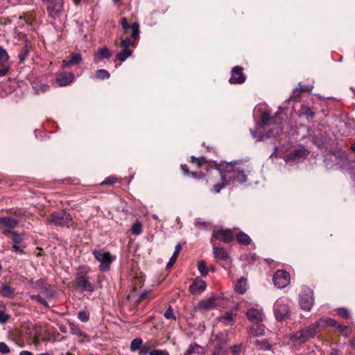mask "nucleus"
<instances>
[{
    "instance_id": "774afa93",
    "label": "nucleus",
    "mask_w": 355,
    "mask_h": 355,
    "mask_svg": "<svg viewBox=\"0 0 355 355\" xmlns=\"http://www.w3.org/2000/svg\"><path fill=\"white\" fill-rule=\"evenodd\" d=\"M148 293H146V292L142 293L139 296V302H141V301L148 299Z\"/></svg>"
},
{
    "instance_id": "338daca9",
    "label": "nucleus",
    "mask_w": 355,
    "mask_h": 355,
    "mask_svg": "<svg viewBox=\"0 0 355 355\" xmlns=\"http://www.w3.org/2000/svg\"><path fill=\"white\" fill-rule=\"evenodd\" d=\"M336 329H338L340 333H345V332L347 333L349 330L348 327L343 326V325H341V324H338V325Z\"/></svg>"
},
{
    "instance_id": "5701e85b",
    "label": "nucleus",
    "mask_w": 355,
    "mask_h": 355,
    "mask_svg": "<svg viewBox=\"0 0 355 355\" xmlns=\"http://www.w3.org/2000/svg\"><path fill=\"white\" fill-rule=\"evenodd\" d=\"M216 296L211 297L208 299L201 300L196 306L198 311H205L216 307V301L217 300Z\"/></svg>"
},
{
    "instance_id": "8fccbe9b",
    "label": "nucleus",
    "mask_w": 355,
    "mask_h": 355,
    "mask_svg": "<svg viewBox=\"0 0 355 355\" xmlns=\"http://www.w3.org/2000/svg\"><path fill=\"white\" fill-rule=\"evenodd\" d=\"M98 54L101 56V58H110L112 54L110 50L107 47L101 48L98 50Z\"/></svg>"
},
{
    "instance_id": "f3484780",
    "label": "nucleus",
    "mask_w": 355,
    "mask_h": 355,
    "mask_svg": "<svg viewBox=\"0 0 355 355\" xmlns=\"http://www.w3.org/2000/svg\"><path fill=\"white\" fill-rule=\"evenodd\" d=\"M243 71V68L241 66H236L233 67L229 82L231 84H243L245 83L246 78Z\"/></svg>"
},
{
    "instance_id": "0e129e2a",
    "label": "nucleus",
    "mask_w": 355,
    "mask_h": 355,
    "mask_svg": "<svg viewBox=\"0 0 355 355\" xmlns=\"http://www.w3.org/2000/svg\"><path fill=\"white\" fill-rule=\"evenodd\" d=\"M1 67L2 68L0 69V77L7 75L10 70V67L7 66L6 64L4 65V67Z\"/></svg>"
},
{
    "instance_id": "2eb2a0df",
    "label": "nucleus",
    "mask_w": 355,
    "mask_h": 355,
    "mask_svg": "<svg viewBox=\"0 0 355 355\" xmlns=\"http://www.w3.org/2000/svg\"><path fill=\"white\" fill-rule=\"evenodd\" d=\"M120 24L125 34H127L129 30H131L130 37L132 40H135L139 38V24L137 22H134L130 25L127 19L125 17H123L120 19Z\"/></svg>"
},
{
    "instance_id": "6e6d98bb",
    "label": "nucleus",
    "mask_w": 355,
    "mask_h": 355,
    "mask_svg": "<svg viewBox=\"0 0 355 355\" xmlns=\"http://www.w3.org/2000/svg\"><path fill=\"white\" fill-rule=\"evenodd\" d=\"M151 352V350H150V346L149 345H142L141 348L139 349V355H147V354H150V352Z\"/></svg>"
},
{
    "instance_id": "9b49d317",
    "label": "nucleus",
    "mask_w": 355,
    "mask_h": 355,
    "mask_svg": "<svg viewBox=\"0 0 355 355\" xmlns=\"http://www.w3.org/2000/svg\"><path fill=\"white\" fill-rule=\"evenodd\" d=\"M282 121L281 114L279 112L271 116L269 112H264L261 116V121L263 125H276L278 126L275 128L276 132L272 133V135L278 134L279 131H282V128L280 127Z\"/></svg>"
},
{
    "instance_id": "49530a36",
    "label": "nucleus",
    "mask_w": 355,
    "mask_h": 355,
    "mask_svg": "<svg viewBox=\"0 0 355 355\" xmlns=\"http://www.w3.org/2000/svg\"><path fill=\"white\" fill-rule=\"evenodd\" d=\"M119 182V179H118L115 176H113V175H111V176H109L107 178H106L105 179V180H103L101 184L100 185L103 186V185H113L114 183L116 182Z\"/></svg>"
},
{
    "instance_id": "dca6fc26",
    "label": "nucleus",
    "mask_w": 355,
    "mask_h": 355,
    "mask_svg": "<svg viewBox=\"0 0 355 355\" xmlns=\"http://www.w3.org/2000/svg\"><path fill=\"white\" fill-rule=\"evenodd\" d=\"M75 78L71 72L60 71L55 73V83L60 87L69 85Z\"/></svg>"
},
{
    "instance_id": "9d476101",
    "label": "nucleus",
    "mask_w": 355,
    "mask_h": 355,
    "mask_svg": "<svg viewBox=\"0 0 355 355\" xmlns=\"http://www.w3.org/2000/svg\"><path fill=\"white\" fill-rule=\"evenodd\" d=\"M234 235L230 229H218L214 230L211 239V243H215V240H218L225 243H230L234 240Z\"/></svg>"
},
{
    "instance_id": "f704fd0d",
    "label": "nucleus",
    "mask_w": 355,
    "mask_h": 355,
    "mask_svg": "<svg viewBox=\"0 0 355 355\" xmlns=\"http://www.w3.org/2000/svg\"><path fill=\"white\" fill-rule=\"evenodd\" d=\"M132 53V51L130 49H123V50L116 54L115 60L124 62L129 56L131 55Z\"/></svg>"
},
{
    "instance_id": "20e7f679",
    "label": "nucleus",
    "mask_w": 355,
    "mask_h": 355,
    "mask_svg": "<svg viewBox=\"0 0 355 355\" xmlns=\"http://www.w3.org/2000/svg\"><path fill=\"white\" fill-rule=\"evenodd\" d=\"M48 223L59 227H66L67 228L70 227L73 228L76 227V225L74 224L71 215L65 210H59L53 212L50 216V218L48 220Z\"/></svg>"
},
{
    "instance_id": "3c124183",
    "label": "nucleus",
    "mask_w": 355,
    "mask_h": 355,
    "mask_svg": "<svg viewBox=\"0 0 355 355\" xmlns=\"http://www.w3.org/2000/svg\"><path fill=\"white\" fill-rule=\"evenodd\" d=\"M78 318L84 322H86L89 319V313L87 311H80L78 313Z\"/></svg>"
},
{
    "instance_id": "393cba45",
    "label": "nucleus",
    "mask_w": 355,
    "mask_h": 355,
    "mask_svg": "<svg viewBox=\"0 0 355 355\" xmlns=\"http://www.w3.org/2000/svg\"><path fill=\"white\" fill-rule=\"evenodd\" d=\"M82 61V56L80 53H73L70 55L68 60H62V68H68L71 65H76L80 63Z\"/></svg>"
},
{
    "instance_id": "f8f14e48",
    "label": "nucleus",
    "mask_w": 355,
    "mask_h": 355,
    "mask_svg": "<svg viewBox=\"0 0 355 355\" xmlns=\"http://www.w3.org/2000/svg\"><path fill=\"white\" fill-rule=\"evenodd\" d=\"M192 180L190 182L191 187L196 190L205 189L208 185V180L206 174L201 171L191 173Z\"/></svg>"
},
{
    "instance_id": "ddd939ff",
    "label": "nucleus",
    "mask_w": 355,
    "mask_h": 355,
    "mask_svg": "<svg viewBox=\"0 0 355 355\" xmlns=\"http://www.w3.org/2000/svg\"><path fill=\"white\" fill-rule=\"evenodd\" d=\"M313 293L309 288H305L300 295V304L302 309L310 311L313 304Z\"/></svg>"
},
{
    "instance_id": "4c0bfd02",
    "label": "nucleus",
    "mask_w": 355,
    "mask_h": 355,
    "mask_svg": "<svg viewBox=\"0 0 355 355\" xmlns=\"http://www.w3.org/2000/svg\"><path fill=\"white\" fill-rule=\"evenodd\" d=\"M13 243V245H19L24 240V236L23 234H18L17 232L14 231L9 236Z\"/></svg>"
},
{
    "instance_id": "a211bd4d",
    "label": "nucleus",
    "mask_w": 355,
    "mask_h": 355,
    "mask_svg": "<svg viewBox=\"0 0 355 355\" xmlns=\"http://www.w3.org/2000/svg\"><path fill=\"white\" fill-rule=\"evenodd\" d=\"M248 319L253 324L260 323L263 321L264 314L260 309L250 308L246 312Z\"/></svg>"
},
{
    "instance_id": "4468645a",
    "label": "nucleus",
    "mask_w": 355,
    "mask_h": 355,
    "mask_svg": "<svg viewBox=\"0 0 355 355\" xmlns=\"http://www.w3.org/2000/svg\"><path fill=\"white\" fill-rule=\"evenodd\" d=\"M273 283L278 288H285L290 283V274L284 270H278L273 275Z\"/></svg>"
},
{
    "instance_id": "bb28decb",
    "label": "nucleus",
    "mask_w": 355,
    "mask_h": 355,
    "mask_svg": "<svg viewBox=\"0 0 355 355\" xmlns=\"http://www.w3.org/2000/svg\"><path fill=\"white\" fill-rule=\"evenodd\" d=\"M318 324H319V327L322 330H323L327 327H336L337 328L338 323L332 318H320L317 321Z\"/></svg>"
},
{
    "instance_id": "864d4df0",
    "label": "nucleus",
    "mask_w": 355,
    "mask_h": 355,
    "mask_svg": "<svg viewBox=\"0 0 355 355\" xmlns=\"http://www.w3.org/2000/svg\"><path fill=\"white\" fill-rule=\"evenodd\" d=\"M164 316L166 319H172V320H176V317L173 314V309L171 307V306H169L168 308L166 310V311L164 312Z\"/></svg>"
},
{
    "instance_id": "7c9ffc66",
    "label": "nucleus",
    "mask_w": 355,
    "mask_h": 355,
    "mask_svg": "<svg viewBox=\"0 0 355 355\" xmlns=\"http://www.w3.org/2000/svg\"><path fill=\"white\" fill-rule=\"evenodd\" d=\"M238 243L241 245H248L252 242L250 237L245 233L241 232L236 235Z\"/></svg>"
},
{
    "instance_id": "c756f323",
    "label": "nucleus",
    "mask_w": 355,
    "mask_h": 355,
    "mask_svg": "<svg viewBox=\"0 0 355 355\" xmlns=\"http://www.w3.org/2000/svg\"><path fill=\"white\" fill-rule=\"evenodd\" d=\"M234 314L232 312H225L220 317V322L226 325H233L234 323Z\"/></svg>"
},
{
    "instance_id": "79ce46f5",
    "label": "nucleus",
    "mask_w": 355,
    "mask_h": 355,
    "mask_svg": "<svg viewBox=\"0 0 355 355\" xmlns=\"http://www.w3.org/2000/svg\"><path fill=\"white\" fill-rule=\"evenodd\" d=\"M70 331L72 334H75L79 336L86 337V334L83 332L78 325H76L72 322L69 323Z\"/></svg>"
},
{
    "instance_id": "0eeeda50",
    "label": "nucleus",
    "mask_w": 355,
    "mask_h": 355,
    "mask_svg": "<svg viewBox=\"0 0 355 355\" xmlns=\"http://www.w3.org/2000/svg\"><path fill=\"white\" fill-rule=\"evenodd\" d=\"M274 315L279 322L284 321L290 317L289 301L286 297H280L276 300L273 306Z\"/></svg>"
},
{
    "instance_id": "b1692460",
    "label": "nucleus",
    "mask_w": 355,
    "mask_h": 355,
    "mask_svg": "<svg viewBox=\"0 0 355 355\" xmlns=\"http://www.w3.org/2000/svg\"><path fill=\"white\" fill-rule=\"evenodd\" d=\"M265 325L260 323L254 324L248 327V333L252 336H261L265 334Z\"/></svg>"
},
{
    "instance_id": "58836bf2",
    "label": "nucleus",
    "mask_w": 355,
    "mask_h": 355,
    "mask_svg": "<svg viewBox=\"0 0 355 355\" xmlns=\"http://www.w3.org/2000/svg\"><path fill=\"white\" fill-rule=\"evenodd\" d=\"M9 60V55L5 49L0 46V67H4Z\"/></svg>"
},
{
    "instance_id": "2f4dec72",
    "label": "nucleus",
    "mask_w": 355,
    "mask_h": 355,
    "mask_svg": "<svg viewBox=\"0 0 355 355\" xmlns=\"http://www.w3.org/2000/svg\"><path fill=\"white\" fill-rule=\"evenodd\" d=\"M301 115L305 116L308 120L313 119L315 113L313 109L307 105H302L301 107Z\"/></svg>"
},
{
    "instance_id": "39448f33",
    "label": "nucleus",
    "mask_w": 355,
    "mask_h": 355,
    "mask_svg": "<svg viewBox=\"0 0 355 355\" xmlns=\"http://www.w3.org/2000/svg\"><path fill=\"white\" fill-rule=\"evenodd\" d=\"M213 165L216 167L224 165H230L232 166V168H234L232 171V176L234 178L230 180V184L236 182L242 184L248 180V175L245 173L246 167L245 165L242 163L234 162L230 163L217 164L216 162H213Z\"/></svg>"
},
{
    "instance_id": "aec40b11",
    "label": "nucleus",
    "mask_w": 355,
    "mask_h": 355,
    "mask_svg": "<svg viewBox=\"0 0 355 355\" xmlns=\"http://www.w3.org/2000/svg\"><path fill=\"white\" fill-rule=\"evenodd\" d=\"M309 154V150L304 147L301 146L300 148L295 149L291 152L288 155V159L294 162H299L301 159H305Z\"/></svg>"
},
{
    "instance_id": "1a4fd4ad",
    "label": "nucleus",
    "mask_w": 355,
    "mask_h": 355,
    "mask_svg": "<svg viewBox=\"0 0 355 355\" xmlns=\"http://www.w3.org/2000/svg\"><path fill=\"white\" fill-rule=\"evenodd\" d=\"M18 225V220L14 217H0V230L6 236H9Z\"/></svg>"
},
{
    "instance_id": "473e14b6",
    "label": "nucleus",
    "mask_w": 355,
    "mask_h": 355,
    "mask_svg": "<svg viewBox=\"0 0 355 355\" xmlns=\"http://www.w3.org/2000/svg\"><path fill=\"white\" fill-rule=\"evenodd\" d=\"M312 87L305 85L300 83L298 86L293 90V94L294 96H298L304 92H311Z\"/></svg>"
},
{
    "instance_id": "e2e57ef3",
    "label": "nucleus",
    "mask_w": 355,
    "mask_h": 355,
    "mask_svg": "<svg viewBox=\"0 0 355 355\" xmlns=\"http://www.w3.org/2000/svg\"><path fill=\"white\" fill-rule=\"evenodd\" d=\"M180 168H181L182 171L184 173V175L191 176V173H193L189 170V168L186 164H184V165L181 164Z\"/></svg>"
},
{
    "instance_id": "de8ad7c7",
    "label": "nucleus",
    "mask_w": 355,
    "mask_h": 355,
    "mask_svg": "<svg viewBox=\"0 0 355 355\" xmlns=\"http://www.w3.org/2000/svg\"><path fill=\"white\" fill-rule=\"evenodd\" d=\"M132 38L126 37L125 38H121V46L123 49H129L130 46L134 45V42L131 40Z\"/></svg>"
},
{
    "instance_id": "69168bd1",
    "label": "nucleus",
    "mask_w": 355,
    "mask_h": 355,
    "mask_svg": "<svg viewBox=\"0 0 355 355\" xmlns=\"http://www.w3.org/2000/svg\"><path fill=\"white\" fill-rule=\"evenodd\" d=\"M311 141L315 145L318 146H320L322 144V141L316 135L311 136Z\"/></svg>"
},
{
    "instance_id": "a19ab883",
    "label": "nucleus",
    "mask_w": 355,
    "mask_h": 355,
    "mask_svg": "<svg viewBox=\"0 0 355 355\" xmlns=\"http://www.w3.org/2000/svg\"><path fill=\"white\" fill-rule=\"evenodd\" d=\"M35 94H40L47 92L49 89V85L47 84H40L33 85Z\"/></svg>"
},
{
    "instance_id": "e433bc0d",
    "label": "nucleus",
    "mask_w": 355,
    "mask_h": 355,
    "mask_svg": "<svg viewBox=\"0 0 355 355\" xmlns=\"http://www.w3.org/2000/svg\"><path fill=\"white\" fill-rule=\"evenodd\" d=\"M201 349V347L197 343H192L189 345L188 349L184 352V355H194L199 354V350Z\"/></svg>"
},
{
    "instance_id": "a18cd8bd",
    "label": "nucleus",
    "mask_w": 355,
    "mask_h": 355,
    "mask_svg": "<svg viewBox=\"0 0 355 355\" xmlns=\"http://www.w3.org/2000/svg\"><path fill=\"white\" fill-rule=\"evenodd\" d=\"M110 76V73L105 69H98L96 71V78L101 80L108 79Z\"/></svg>"
},
{
    "instance_id": "f03ea898",
    "label": "nucleus",
    "mask_w": 355,
    "mask_h": 355,
    "mask_svg": "<svg viewBox=\"0 0 355 355\" xmlns=\"http://www.w3.org/2000/svg\"><path fill=\"white\" fill-rule=\"evenodd\" d=\"M91 269L89 266H82L75 275L74 288L79 293L87 292L92 294L95 291V285L90 281L89 274Z\"/></svg>"
},
{
    "instance_id": "5fc2aeb1",
    "label": "nucleus",
    "mask_w": 355,
    "mask_h": 355,
    "mask_svg": "<svg viewBox=\"0 0 355 355\" xmlns=\"http://www.w3.org/2000/svg\"><path fill=\"white\" fill-rule=\"evenodd\" d=\"M31 299L37 302L38 303L45 306L46 307L49 306L46 301L43 297H42L40 295H33L31 296Z\"/></svg>"
},
{
    "instance_id": "c03bdc74",
    "label": "nucleus",
    "mask_w": 355,
    "mask_h": 355,
    "mask_svg": "<svg viewBox=\"0 0 355 355\" xmlns=\"http://www.w3.org/2000/svg\"><path fill=\"white\" fill-rule=\"evenodd\" d=\"M142 343H143V341L141 338H136L133 339L130 344V350L132 352H135L138 349L139 350V349L141 348V347L142 345Z\"/></svg>"
},
{
    "instance_id": "412c9836",
    "label": "nucleus",
    "mask_w": 355,
    "mask_h": 355,
    "mask_svg": "<svg viewBox=\"0 0 355 355\" xmlns=\"http://www.w3.org/2000/svg\"><path fill=\"white\" fill-rule=\"evenodd\" d=\"M206 282L200 278L197 277L192 282L189 287V291L193 295H199L206 289Z\"/></svg>"
},
{
    "instance_id": "423d86ee",
    "label": "nucleus",
    "mask_w": 355,
    "mask_h": 355,
    "mask_svg": "<svg viewBox=\"0 0 355 355\" xmlns=\"http://www.w3.org/2000/svg\"><path fill=\"white\" fill-rule=\"evenodd\" d=\"M95 259L100 263L98 270L102 272H108L110 270L111 264L116 259V257L108 251L103 249H94L92 251Z\"/></svg>"
},
{
    "instance_id": "7ed1b4c3",
    "label": "nucleus",
    "mask_w": 355,
    "mask_h": 355,
    "mask_svg": "<svg viewBox=\"0 0 355 355\" xmlns=\"http://www.w3.org/2000/svg\"><path fill=\"white\" fill-rule=\"evenodd\" d=\"M318 324L316 321L309 326L302 328L300 330L294 333L291 336V339L293 341L304 343L309 339L314 338L318 332L321 331Z\"/></svg>"
},
{
    "instance_id": "09e8293b",
    "label": "nucleus",
    "mask_w": 355,
    "mask_h": 355,
    "mask_svg": "<svg viewBox=\"0 0 355 355\" xmlns=\"http://www.w3.org/2000/svg\"><path fill=\"white\" fill-rule=\"evenodd\" d=\"M132 232L135 235H139L142 232V225L141 223L136 221L132 226Z\"/></svg>"
},
{
    "instance_id": "72a5a7b5",
    "label": "nucleus",
    "mask_w": 355,
    "mask_h": 355,
    "mask_svg": "<svg viewBox=\"0 0 355 355\" xmlns=\"http://www.w3.org/2000/svg\"><path fill=\"white\" fill-rule=\"evenodd\" d=\"M181 250H182L181 244L180 243L177 244L175 246V251L166 265L167 268H169L174 265V263H175V261L178 259V257L179 256V254H180Z\"/></svg>"
},
{
    "instance_id": "6e6552de",
    "label": "nucleus",
    "mask_w": 355,
    "mask_h": 355,
    "mask_svg": "<svg viewBox=\"0 0 355 355\" xmlns=\"http://www.w3.org/2000/svg\"><path fill=\"white\" fill-rule=\"evenodd\" d=\"M227 345V338L223 334H217L209 342L212 355H220Z\"/></svg>"
},
{
    "instance_id": "c85d7f7f",
    "label": "nucleus",
    "mask_w": 355,
    "mask_h": 355,
    "mask_svg": "<svg viewBox=\"0 0 355 355\" xmlns=\"http://www.w3.org/2000/svg\"><path fill=\"white\" fill-rule=\"evenodd\" d=\"M253 344L260 350L268 351L272 348L268 339L255 340Z\"/></svg>"
},
{
    "instance_id": "a878e982",
    "label": "nucleus",
    "mask_w": 355,
    "mask_h": 355,
    "mask_svg": "<svg viewBox=\"0 0 355 355\" xmlns=\"http://www.w3.org/2000/svg\"><path fill=\"white\" fill-rule=\"evenodd\" d=\"M213 245V253L216 259L219 260H226L229 257L227 252L223 247L217 246L216 243H211Z\"/></svg>"
},
{
    "instance_id": "680f3d73",
    "label": "nucleus",
    "mask_w": 355,
    "mask_h": 355,
    "mask_svg": "<svg viewBox=\"0 0 355 355\" xmlns=\"http://www.w3.org/2000/svg\"><path fill=\"white\" fill-rule=\"evenodd\" d=\"M150 355H169V354L161 349H153L150 352Z\"/></svg>"
},
{
    "instance_id": "13d9d810",
    "label": "nucleus",
    "mask_w": 355,
    "mask_h": 355,
    "mask_svg": "<svg viewBox=\"0 0 355 355\" xmlns=\"http://www.w3.org/2000/svg\"><path fill=\"white\" fill-rule=\"evenodd\" d=\"M10 318V315L3 311H0V323L5 324Z\"/></svg>"
},
{
    "instance_id": "37998d69",
    "label": "nucleus",
    "mask_w": 355,
    "mask_h": 355,
    "mask_svg": "<svg viewBox=\"0 0 355 355\" xmlns=\"http://www.w3.org/2000/svg\"><path fill=\"white\" fill-rule=\"evenodd\" d=\"M29 53V49L27 44L24 45L20 52L19 53L18 58L19 59V63H23L27 58Z\"/></svg>"
},
{
    "instance_id": "ea45409f",
    "label": "nucleus",
    "mask_w": 355,
    "mask_h": 355,
    "mask_svg": "<svg viewBox=\"0 0 355 355\" xmlns=\"http://www.w3.org/2000/svg\"><path fill=\"white\" fill-rule=\"evenodd\" d=\"M198 269L202 277H206L208 274L209 270L207 267L205 261L200 260L198 262Z\"/></svg>"
},
{
    "instance_id": "603ef678",
    "label": "nucleus",
    "mask_w": 355,
    "mask_h": 355,
    "mask_svg": "<svg viewBox=\"0 0 355 355\" xmlns=\"http://www.w3.org/2000/svg\"><path fill=\"white\" fill-rule=\"evenodd\" d=\"M337 313L341 318L348 319L350 318V313L349 311L345 308H340L337 310Z\"/></svg>"
},
{
    "instance_id": "6ab92c4d",
    "label": "nucleus",
    "mask_w": 355,
    "mask_h": 355,
    "mask_svg": "<svg viewBox=\"0 0 355 355\" xmlns=\"http://www.w3.org/2000/svg\"><path fill=\"white\" fill-rule=\"evenodd\" d=\"M59 336L60 334L56 331L55 329L53 328L52 329H49L45 331L43 336H41V334H37L34 337V342L36 345H37L40 343V341H49L52 339H55Z\"/></svg>"
},
{
    "instance_id": "052dcab7",
    "label": "nucleus",
    "mask_w": 355,
    "mask_h": 355,
    "mask_svg": "<svg viewBox=\"0 0 355 355\" xmlns=\"http://www.w3.org/2000/svg\"><path fill=\"white\" fill-rule=\"evenodd\" d=\"M12 251L15 252L16 253H19L20 254H25L26 252L24 250L23 248L20 246L19 245H12Z\"/></svg>"
},
{
    "instance_id": "c9c22d12",
    "label": "nucleus",
    "mask_w": 355,
    "mask_h": 355,
    "mask_svg": "<svg viewBox=\"0 0 355 355\" xmlns=\"http://www.w3.org/2000/svg\"><path fill=\"white\" fill-rule=\"evenodd\" d=\"M245 285L246 280L243 277L239 279L235 285L236 291L240 294H243L246 291Z\"/></svg>"
},
{
    "instance_id": "4d7b16f0",
    "label": "nucleus",
    "mask_w": 355,
    "mask_h": 355,
    "mask_svg": "<svg viewBox=\"0 0 355 355\" xmlns=\"http://www.w3.org/2000/svg\"><path fill=\"white\" fill-rule=\"evenodd\" d=\"M0 352L3 354H8L10 352L9 347L3 342H0Z\"/></svg>"
},
{
    "instance_id": "cd10ccee",
    "label": "nucleus",
    "mask_w": 355,
    "mask_h": 355,
    "mask_svg": "<svg viewBox=\"0 0 355 355\" xmlns=\"http://www.w3.org/2000/svg\"><path fill=\"white\" fill-rule=\"evenodd\" d=\"M0 295L6 298H14L15 288L8 284H3L0 288Z\"/></svg>"
},
{
    "instance_id": "bf43d9fd",
    "label": "nucleus",
    "mask_w": 355,
    "mask_h": 355,
    "mask_svg": "<svg viewBox=\"0 0 355 355\" xmlns=\"http://www.w3.org/2000/svg\"><path fill=\"white\" fill-rule=\"evenodd\" d=\"M241 352V345H234L231 347L232 355H239Z\"/></svg>"
},
{
    "instance_id": "4be33fe9",
    "label": "nucleus",
    "mask_w": 355,
    "mask_h": 355,
    "mask_svg": "<svg viewBox=\"0 0 355 355\" xmlns=\"http://www.w3.org/2000/svg\"><path fill=\"white\" fill-rule=\"evenodd\" d=\"M63 2L62 0H53L47 6V10L51 17L58 16L62 11Z\"/></svg>"
},
{
    "instance_id": "f257e3e1",
    "label": "nucleus",
    "mask_w": 355,
    "mask_h": 355,
    "mask_svg": "<svg viewBox=\"0 0 355 355\" xmlns=\"http://www.w3.org/2000/svg\"><path fill=\"white\" fill-rule=\"evenodd\" d=\"M191 162L196 164L198 168H205L207 171H208L209 168H214L218 172L222 182L220 184H215L213 186L211 189V191L213 193H219L223 188L230 184V180L234 178L232 176V171L234 168L230 165H224L216 167L213 165V162L209 163L205 157H200L197 158L194 156L191 157Z\"/></svg>"
}]
</instances>
